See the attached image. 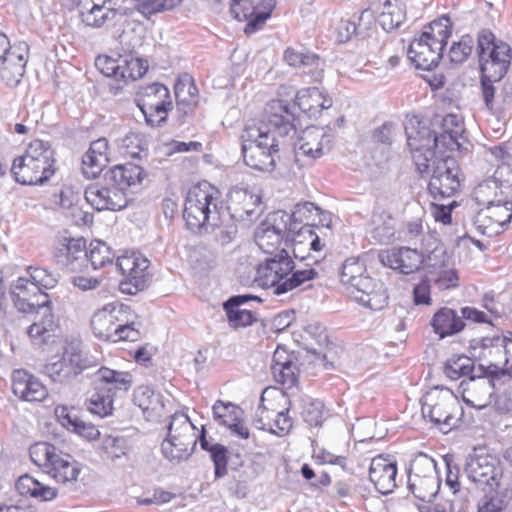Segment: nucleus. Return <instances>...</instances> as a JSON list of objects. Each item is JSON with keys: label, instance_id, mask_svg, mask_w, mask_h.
Wrapping results in <instances>:
<instances>
[{"label": "nucleus", "instance_id": "obj_48", "mask_svg": "<svg viewBox=\"0 0 512 512\" xmlns=\"http://www.w3.org/2000/svg\"><path fill=\"white\" fill-rule=\"evenodd\" d=\"M370 234L379 244H389L395 240V220L390 215H379L373 218Z\"/></svg>", "mask_w": 512, "mask_h": 512}, {"label": "nucleus", "instance_id": "obj_17", "mask_svg": "<svg viewBox=\"0 0 512 512\" xmlns=\"http://www.w3.org/2000/svg\"><path fill=\"white\" fill-rule=\"evenodd\" d=\"M459 171L455 158L447 155L435 159L427 187L430 196L437 201L454 196L460 188Z\"/></svg>", "mask_w": 512, "mask_h": 512}, {"label": "nucleus", "instance_id": "obj_15", "mask_svg": "<svg viewBox=\"0 0 512 512\" xmlns=\"http://www.w3.org/2000/svg\"><path fill=\"white\" fill-rule=\"evenodd\" d=\"M460 408L452 392L436 390L424 397L421 411L424 417H428L442 432L447 433L456 425L455 413Z\"/></svg>", "mask_w": 512, "mask_h": 512}, {"label": "nucleus", "instance_id": "obj_10", "mask_svg": "<svg viewBox=\"0 0 512 512\" xmlns=\"http://www.w3.org/2000/svg\"><path fill=\"white\" fill-rule=\"evenodd\" d=\"M476 53L480 74L486 77L504 78L512 61V48L497 39L490 29H481L477 34Z\"/></svg>", "mask_w": 512, "mask_h": 512}, {"label": "nucleus", "instance_id": "obj_62", "mask_svg": "<svg viewBox=\"0 0 512 512\" xmlns=\"http://www.w3.org/2000/svg\"><path fill=\"white\" fill-rule=\"evenodd\" d=\"M264 397L261 396V402L258 405L255 415L253 418L254 426L259 430L269 432L270 426H272L276 412L263 405Z\"/></svg>", "mask_w": 512, "mask_h": 512}, {"label": "nucleus", "instance_id": "obj_32", "mask_svg": "<svg viewBox=\"0 0 512 512\" xmlns=\"http://www.w3.org/2000/svg\"><path fill=\"white\" fill-rule=\"evenodd\" d=\"M96 388L113 398L119 393H126L132 386L133 379L129 372L116 371L101 367L95 373Z\"/></svg>", "mask_w": 512, "mask_h": 512}, {"label": "nucleus", "instance_id": "obj_36", "mask_svg": "<svg viewBox=\"0 0 512 512\" xmlns=\"http://www.w3.org/2000/svg\"><path fill=\"white\" fill-rule=\"evenodd\" d=\"M440 488V481L435 473L427 475L410 474L408 489L415 498L423 502H432Z\"/></svg>", "mask_w": 512, "mask_h": 512}, {"label": "nucleus", "instance_id": "obj_34", "mask_svg": "<svg viewBox=\"0 0 512 512\" xmlns=\"http://www.w3.org/2000/svg\"><path fill=\"white\" fill-rule=\"evenodd\" d=\"M430 325L440 339L460 333L465 328V322L456 310L449 307L440 308L432 317Z\"/></svg>", "mask_w": 512, "mask_h": 512}, {"label": "nucleus", "instance_id": "obj_11", "mask_svg": "<svg viewBox=\"0 0 512 512\" xmlns=\"http://www.w3.org/2000/svg\"><path fill=\"white\" fill-rule=\"evenodd\" d=\"M94 366V360L79 343H66L61 355L52 356L44 365L43 373L54 383L71 384L84 371Z\"/></svg>", "mask_w": 512, "mask_h": 512}, {"label": "nucleus", "instance_id": "obj_46", "mask_svg": "<svg viewBox=\"0 0 512 512\" xmlns=\"http://www.w3.org/2000/svg\"><path fill=\"white\" fill-rule=\"evenodd\" d=\"M147 70V60L133 56L120 57L119 81H136L142 78Z\"/></svg>", "mask_w": 512, "mask_h": 512}, {"label": "nucleus", "instance_id": "obj_37", "mask_svg": "<svg viewBox=\"0 0 512 512\" xmlns=\"http://www.w3.org/2000/svg\"><path fill=\"white\" fill-rule=\"evenodd\" d=\"M160 393H156L150 386L141 385L134 390L133 401L143 412L147 419L160 415L164 403Z\"/></svg>", "mask_w": 512, "mask_h": 512}, {"label": "nucleus", "instance_id": "obj_61", "mask_svg": "<svg viewBox=\"0 0 512 512\" xmlns=\"http://www.w3.org/2000/svg\"><path fill=\"white\" fill-rule=\"evenodd\" d=\"M502 79L503 78L486 77L483 74L480 76L481 95L484 104L489 111L496 109V88L494 83L499 82Z\"/></svg>", "mask_w": 512, "mask_h": 512}, {"label": "nucleus", "instance_id": "obj_23", "mask_svg": "<svg viewBox=\"0 0 512 512\" xmlns=\"http://www.w3.org/2000/svg\"><path fill=\"white\" fill-rule=\"evenodd\" d=\"M294 114L295 126L298 125L297 110H300L309 118H317L323 110L332 106V99L317 87L301 89L295 96L293 104L282 100Z\"/></svg>", "mask_w": 512, "mask_h": 512}, {"label": "nucleus", "instance_id": "obj_22", "mask_svg": "<svg viewBox=\"0 0 512 512\" xmlns=\"http://www.w3.org/2000/svg\"><path fill=\"white\" fill-rule=\"evenodd\" d=\"M262 197L249 189L233 188L228 195L225 217L236 221H252L261 213Z\"/></svg>", "mask_w": 512, "mask_h": 512}, {"label": "nucleus", "instance_id": "obj_27", "mask_svg": "<svg viewBox=\"0 0 512 512\" xmlns=\"http://www.w3.org/2000/svg\"><path fill=\"white\" fill-rule=\"evenodd\" d=\"M12 392L22 401L41 402L48 396L46 386L34 375L24 369L12 373Z\"/></svg>", "mask_w": 512, "mask_h": 512}, {"label": "nucleus", "instance_id": "obj_19", "mask_svg": "<svg viewBox=\"0 0 512 512\" xmlns=\"http://www.w3.org/2000/svg\"><path fill=\"white\" fill-rule=\"evenodd\" d=\"M54 260L63 272H83L88 267L86 240L64 237L55 247Z\"/></svg>", "mask_w": 512, "mask_h": 512}, {"label": "nucleus", "instance_id": "obj_13", "mask_svg": "<svg viewBox=\"0 0 512 512\" xmlns=\"http://www.w3.org/2000/svg\"><path fill=\"white\" fill-rule=\"evenodd\" d=\"M167 430V437L161 444L163 456L176 462L188 459L199 441L195 435L196 426L186 413L177 411L171 415Z\"/></svg>", "mask_w": 512, "mask_h": 512}, {"label": "nucleus", "instance_id": "obj_8", "mask_svg": "<svg viewBox=\"0 0 512 512\" xmlns=\"http://www.w3.org/2000/svg\"><path fill=\"white\" fill-rule=\"evenodd\" d=\"M130 307L125 304L106 305L91 318V329L95 337L103 341L135 342L141 338L140 322L130 320Z\"/></svg>", "mask_w": 512, "mask_h": 512}, {"label": "nucleus", "instance_id": "obj_20", "mask_svg": "<svg viewBox=\"0 0 512 512\" xmlns=\"http://www.w3.org/2000/svg\"><path fill=\"white\" fill-rule=\"evenodd\" d=\"M85 200L97 211H120L128 205V196L107 183L103 176L101 181L90 184L84 192Z\"/></svg>", "mask_w": 512, "mask_h": 512}, {"label": "nucleus", "instance_id": "obj_40", "mask_svg": "<svg viewBox=\"0 0 512 512\" xmlns=\"http://www.w3.org/2000/svg\"><path fill=\"white\" fill-rule=\"evenodd\" d=\"M321 209L312 202L298 203L294 206L291 216L294 222V229H297L299 234H309L312 236V226L315 225V217L321 214Z\"/></svg>", "mask_w": 512, "mask_h": 512}, {"label": "nucleus", "instance_id": "obj_9", "mask_svg": "<svg viewBox=\"0 0 512 512\" xmlns=\"http://www.w3.org/2000/svg\"><path fill=\"white\" fill-rule=\"evenodd\" d=\"M445 374L452 380L468 376L476 386L487 390L489 397H492L496 385L512 378V364L506 360L504 366L490 363L488 366L479 365L475 367L473 360L467 356H458L456 359L447 361L444 368Z\"/></svg>", "mask_w": 512, "mask_h": 512}, {"label": "nucleus", "instance_id": "obj_47", "mask_svg": "<svg viewBox=\"0 0 512 512\" xmlns=\"http://www.w3.org/2000/svg\"><path fill=\"white\" fill-rule=\"evenodd\" d=\"M87 251L88 263H91L94 270L113 263L115 254L104 241L98 239L92 240Z\"/></svg>", "mask_w": 512, "mask_h": 512}, {"label": "nucleus", "instance_id": "obj_59", "mask_svg": "<svg viewBox=\"0 0 512 512\" xmlns=\"http://www.w3.org/2000/svg\"><path fill=\"white\" fill-rule=\"evenodd\" d=\"M108 158L99 157L95 154L85 153L82 157V173L87 179L98 177L106 166Z\"/></svg>", "mask_w": 512, "mask_h": 512}, {"label": "nucleus", "instance_id": "obj_21", "mask_svg": "<svg viewBox=\"0 0 512 512\" xmlns=\"http://www.w3.org/2000/svg\"><path fill=\"white\" fill-rule=\"evenodd\" d=\"M379 259L384 266L406 275L419 271L425 262L428 266H432L431 255L425 259L424 255L417 249L405 246L392 247L382 251L379 254Z\"/></svg>", "mask_w": 512, "mask_h": 512}, {"label": "nucleus", "instance_id": "obj_44", "mask_svg": "<svg viewBox=\"0 0 512 512\" xmlns=\"http://www.w3.org/2000/svg\"><path fill=\"white\" fill-rule=\"evenodd\" d=\"M405 20V11L399 0H385L378 16L383 30L389 32L398 28Z\"/></svg>", "mask_w": 512, "mask_h": 512}, {"label": "nucleus", "instance_id": "obj_3", "mask_svg": "<svg viewBox=\"0 0 512 512\" xmlns=\"http://www.w3.org/2000/svg\"><path fill=\"white\" fill-rule=\"evenodd\" d=\"M225 213L220 191L209 182H200L188 190L183 218L191 231L202 233L221 226Z\"/></svg>", "mask_w": 512, "mask_h": 512}, {"label": "nucleus", "instance_id": "obj_24", "mask_svg": "<svg viewBox=\"0 0 512 512\" xmlns=\"http://www.w3.org/2000/svg\"><path fill=\"white\" fill-rule=\"evenodd\" d=\"M464 131L462 118L456 114H447L441 119L439 129L431 130V140L439 152L458 150L461 147L460 140L464 138Z\"/></svg>", "mask_w": 512, "mask_h": 512}, {"label": "nucleus", "instance_id": "obj_64", "mask_svg": "<svg viewBox=\"0 0 512 512\" xmlns=\"http://www.w3.org/2000/svg\"><path fill=\"white\" fill-rule=\"evenodd\" d=\"M69 283L81 292H87L99 287L101 280L97 277L87 276L83 272H71Z\"/></svg>", "mask_w": 512, "mask_h": 512}, {"label": "nucleus", "instance_id": "obj_6", "mask_svg": "<svg viewBox=\"0 0 512 512\" xmlns=\"http://www.w3.org/2000/svg\"><path fill=\"white\" fill-rule=\"evenodd\" d=\"M451 21L442 16L424 27L419 38L409 45L407 56L416 69L431 71L439 64L444 47L451 36Z\"/></svg>", "mask_w": 512, "mask_h": 512}, {"label": "nucleus", "instance_id": "obj_35", "mask_svg": "<svg viewBox=\"0 0 512 512\" xmlns=\"http://www.w3.org/2000/svg\"><path fill=\"white\" fill-rule=\"evenodd\" d=\"M177 110L183 115L193 112L198 104L199 95L198 88L193 77L188 74H182L176 81L174 86Z\"/></svg>", "mask_w": 512, "mask_h": 512}, {"label": "nucleus", "instance_id": "obj_4", "mask_svg": "<svg viewBox=\"0 0 512 512\" xmlns=\"http://www.w3.org/2000/svg\"><path fill=\"white\" fill-rule=\"evenodd\" d=\"M317 275L314 268L295 270L294 261L282 248L257 266L254 281L264 289L272 288L275 295H282L315 279Z\"/></svg>", "mask_w": 512, "mask_h": 512}, {"label": "nucleus", "instance_id": "obj_41", "mask_svg": "<svg viewBox=\"0 0 512 512\" xmlns=\"http://www.w3.org/2000/svg\"><path fill=\"white\" fill-rule=\"evenodd\" d=\"M293 224L294 222L291 214L283 210H277L270 213L262 223L263 226L282 234V236L285 237V244L287 246L288 243L295 242L297 236H300L298 230L294 229Z\"/></svg>", "mask_w": 512, "mask_h": 512}, {"label": "nucleus", "instance_id": "obj_57", "mask_svg": "<svg viewBox=\"0 0 512 512\" xmlns=\"http://www.w3.org/2000/svg\"><path fill=\"white\" fill-rule=\"evenodd\" d=\"M474 47L472 36L463 35L458 42H454L449 50V59L454 64L464 63L471 55Z\"/></svg>", "mask_w": 512, "mask_h": 512}, {"label": "nucleus", "instance_id": "obj_42", "mask_svg": "<svg viewBox=\"0 0 512 512\" xmlns=\"http://www.w3.org/2000/svg\"><path fill=\"white\" fill-rule=\"evenodd\" d=\"M116 14L111 6L100 7L99 4L90 6L87 1H84L81 5V20L88 27L101 28L108 21L113 20Z\"/></svg>", "mask_w": 512, "mask_h": 512}, {"label": "nucleus", "instance_id": "obj_43", "mask_svg": "<svg viewBox=\"0 0 512 512\" xmlns=\"http://www.w3.org/2000/svg\"><path fill=\"white\" fill-rule=\"evenodd\" d=\"M485 495L478 504V512H501L512 497V490L508 487L486 489Z\"/></svg>", "mask_w": 512, "mask_h": 512}, {"label": "nucleus", "instance_id": "obj_14", "mask_svg": "<svg viewBox=\"0 0 512 512\" xmlns=\"http://www.w3.org/2000/svg\"><path fill=\"white\" fill-rule=\"evenodd\" d=\"M407 137V145L411 151L413 162L417 171L421 174H428L433 170V162L442 156H437L433 141L431 140V129L419 116L408 118L404 125Z\"/></svg>", "mask_w": 512, "mask_h": 512}, {"label": "nucleus", "instance_id": "obj_53", "mask_svg": "<svg viewBox=\"0 0 512 512\" xmlns=\"http://www.w3.org/2000/svg\"><path fill=\"white\" fill-rule=\"evenodd\" d=\"M113 395H107L95 387V392L87 400L86 406L89 412L101 418L112 414Z\"/></svg>", "mask_w": 512, "mask_h": 512}, {"label": "nucleus", "instance_id": "obj_58", "mask_svg": "<svg viewBox=\"0 0 512 512\" xmlns=\"http://www.w3.org/2000/svg\"><path fill=\"white\" fill-rule=\"evenodd\" d=\"M102 448L106 457L112 461L126 455L128 450L127 441L122 436H106L102 442Z\"/></svg>", "mask_w": 512, "mask_h": 512}, {"label": "nucleus", "instance_id": "obj_60", "mask_svg": "<svg viewBox=\"0 0 512 512\" xmlns=\"http://www.w3.org/2000/svg\"><path fill=\"white\" fill-rule=\"evenodd\" d=\"M272 374L276 382L286 386L287 388H292L298 383L299 368L297 367L296 362L293 361L280 368H276Z\"/></svg>", "mask_w": 512, "mask_h": 512}, {"label": "nucleus", "instance_id": "obj_56", "mask_svg": "<svg viewBox=\"0 0 512 512\" xmlns=\"http://www.w3.org/2000/svg\"><path fill=\"white\" fill-rule=\"evenodd\" d=\"M30 281L42 291V289H52L58 283V276L43 267L29 266L27 268Z\"/></svg>", "mask_w": 512, "mask_h": 512}, {"label": "nucleus", "instance_id": "obj_28", "mask_svg": "<svg viewBox=\"0 0 512 512\" xmlns=\"http://www.w3.org/2000/svg\"><path fill=\"white\" fill-rule=\"evenodd\" d=\"M397 463L383 456L372 459L369 467V479L375 489L387 495L396 488Z\"/></svg>", "mask_w": 512, "mask_h": 512}, {"label": "nucleus", "instance_id": "obj_51", "mask_svg": "<svg viewBox=\"0 0 512 512\" xmlns=\"http://www.w3.org/2000/svg\"><path fill=\"white\" fill-rule=\"evenodd\" d=\"M255 241L258 247L267 254H273L278 250L285 237L266 226L261 225L255 234Z\"/></svg>", "mask_w": 512, "mask_h": 512}, {"label": "nucleus", "instance_id": "obj_18", "mask_svg": "<svg viewBox=\"0 0 512 512\" xmlns=\"http://www.w3.org/2000/svg\"><path fill=\"white\" fill-rule=\"evenodd\" d=\"M149 260L139 253L124 255L117 258L116 266L123 279L120 281V290L123 293L135 295L148 286Z\"/></svg>", "mask_w": 512, "mask_h": 512}, {"label": "nucleus", "instance_id": "obj_63", "mask_svg": "<svg viewBox=\"0 0 512 512\" xmlns=\"http://www.w3.org/2000/svg\"><path fill=\"white\" fill-rule=\"evenodd\" d=\"M288 413L289 409L276 412L272 426L269 428L271 434L281 437L289 433L293 420Z\"/></svg>", "mask_w": 512, "mask_h": 512}, {"label": "nucleus", "instance_id": "obj_50", "mask_svg": "<svg viewBox=\"0 0 512 512\" xmlns=\"http://www.w3.org/2000/svg\"><path fill=\"white\" fill-rule=\"evenodd\" d=\"M301 416L310 426H321L324 420V404L318 399L304 397L301 399Z\"/></svg>", "mask_w": 512, "mask_h": 512}, {"label": "nucleus", "instance_id": "obj_39", "mask_svg": "<svg viewBox=\"0 0 512 512\" xmlns=\"http://www.w3.org/2000/svg\"><path fill=\"white\" fill-rule=\"evenodd\" d=\"M15 488L20 495L29 496L39 501H51L57 497V489L42 484L28 474L18 478Z\"/></svg>", "mask_w": 512, "mask_h": 512}, {"label": "nucleus", "instance_id": "obj_2", "mask_svg": "<svg viewBox=\"0 0 512 512\" xmlns=\"http://www.w3.org/2000/svg\"><path fill=\"white\" fill-rule=\"evenodd\" d=\"M10 296L19 312L39 317L27 330L33 344L47 343L56 327L49 295L40 291L28 277H19L10 285Z\"/></svg>", "mask_w": 512, "mask_h": 512}, {"label": "nucleus", "instance_id": "obj_52", "mask_svg": "<svg viewBox=\"0 0 512 512\" xmlns=\"http://www.w3.org/2000/svg\"><path fill=\"white\" fill-rule=\"evenodd\" d=\"M171 96L169 89L161 83H153L148 85L143 94L137 98V106L143 107L148 102L153 103V105L157 104H170Z\"/></svg>", "mask_w": 512, "mask_h": 512}, {"label": "nucleus", "instance_id": "obj_26", "mask_svg": "<svg viewBox=\"0 0 512 512\" xmlns=\"http://www.w3.org/2000/svg\"><path fill=\"white\" fill-rule=\"evenodd\" d=\"M284 61L291 67L301 70L311 82H320L323 78L324 62L320 57L304 48L287 47L283 54Z\"/></svg>", "mask_w": 512, "mask_h": 512}, {"label": "nucleus", "instance_id": "obj_49", "mask_svg": "<svg viewBox=\"0 0 512 512\" xmlns=\"http://www.w3.org/2000/svg\"><path fill=\"white\" fill-rule=\"evenodd\" d=\"M212 412L214 420L224 427H228L243 416V410L239 406L231 402L225 403L221 400H217L214 403Z\"/></svg>", "mask_w": 512, "mask_h": 512}, {"label": "nucleus", "instance_id": "obj_31", "mask_svg": "<svg viewBox=\"0 0 512 512\" xmlns=\"http://www.w3.org/2000/svg\"><path fill=\"white\" fill-rule=\"evenodd\" d=\"M145 176L146 173L144 169L133 163L115 165L104 174L109 185L121 188V192H125L126 194L129 188L139 186Z\"/></svg>", "mask_w": 512, "mask_h": 512}, {"label": "nucleus", "instance_id": "obj_25", "mask_svg": "<svg viewBox=\"0 0 512 512\" xmlns=\"http://www.w3.org/2000/svg\"><path fill=\"white\" fill-rule=\"evenodd\" d=\"M29 46L26 42L13 45L10 53L0 59V79L11 88L17 87L25 74Z\"/></svg>", "mask_w": 512, "mask_h": 512}, {"label": "nucleus", "instance_id": "obj_29", "mask_svg": "<svg viewBox=\"0 0 512 512\" xmlns=\"http://www.w3.org/2000/svg\"><path fill=\"white\" fill-rule=\"evenodd\" d=\"M331 142V136L317 127H308L294 144L296 156H304L310 160L320 158L324 148Z\"/></svg>", "mask_w": 512, "mask_h": 512}, {"label": "nucleus", "instance_id": "obj_1", "mask_svg": "<svg viewBox=\"0 0 512 512\" xmlns=\"http://www.w3.org/2000/svg\"><path fill=\"white\" fill-rule=\"evenodd\" d=\"M266 121L247 123L241 133V153L244 163L258 171L271 172L279 157L278 137L293 139L295 117L281 99L269 102Z\"/></svg>", "mask_w": 512, "mask_h": 512}, {"label": "nucleus", "instance_id": "obj_38", "mask_svg": "<svg viewBox=\"0 0 512 512\" xmlns=\"http://www.w3.org/2000/svg\"><path fill=\"white\" fill-rule=\"evenodd\" d=\"M80 471V464L76 460L60 452L50 469L46 470V474L58 483L67 484L76 482Z\"/></svg>", "mask_w": 512, "mask_h": 512}, {"label": "nucleus", "instance_id": "obj_55", "mask_svg": "<svg viewBox=\"0 0 512 512\" xmlns=\"http://www.w3.org/2000/svg\"><path fill=\"white\" fill-rule=\"evenodd\" d=\"M228 324L233 329L248 327L257 321L256 314L249 309L223 306Z\"/></svg>", "mask_w": 512, "mask_h": 512}, {"label": "nucleus", "instance_id": "obj_54", "mask_svg": "<svg viewBox=\"0 0 512 512\" xmlns=\"http://www.w3.org/2000/svg\"><path fill=\"white\" fill-rule=\"evenodd\" d=\"M144 115L146 123L151 127H158L164 124L168 117V112L172 109V101L170 104H157L148 102L143 107H139Z\"/></svg>", "mask_w": 512, "mask_h": 512}, {"label": "nucleus", "instance_id": "obj_7", "mask_svg": "<svg viewBox=\"0 0 512 512\" xmlns=\"http://www.w3.org/2000/svg\"><path fill=\"white\" fill-rule=\"evenodd\" d=\"M54 150L49 141L34 139L24 155L13 160L11 173L21 185H43L55 173Z\"/></svg>", "mask_w": 512, "mask_h": 512}, {"label": "nucleus", "instance_id": "obj_45", "mask_svg": "<svg viewBox=\"0 0 512 512\" xmlns=\"http://www.w3.org/2000/svg\"><path fill=\"white\" fill-rule=\"evenodd\" d=\"M59 454L58 449L48 442H37L29 448L31 461L44 473L50 469Z\"/></svg>", "mask_w": 512, "mask_h": 512}, {"label": "nucleus", "instance_id": "obj_5", "mask_svg": "<svg viewBox=\"0 0 512 512\" xmlns=\"http://www.w3.org/2000/svg\"><path fill=\"white\" fill-rule=\"evenodd\" d=\"M339 277L350 297L363 307L382 310L388 303L383 284L366 275V266L359 257L347 258L339 268Z\"/></svg>", "mask_w": 512, "mask_h": 512}, {"label": "nucleus", "instance_id": "obj_16", "mask_svg": "<svg viewBox=\"0 0 512 512\" xmlns=\"http://www.w3.org/2000/svg\"><path fill=\"white\" fill-rule=\"evenodd\" d=\"M464 474L477 488L486 491L500 488L503 469L499 460L492 455L474 452L466 457Z\"/></svg>", "mask_w": 512, "mask_h": 512}, {"label": "nucleus", "instance_id": "obj_30", "mask_svg": "<svg viewBox=\"0 0 512 512\" xmlns=\"http://www.w3.org/2000/svg\"><path fill=\"white\" fill-rule=\"evenodd\" d=\"M199 445L202 450L210 454V458L214 464V476L216 479L223 478L228 472V463H231V468L236 469L241 465V457L237 453L234 461L228 451V448L220 443L211 444L206 437V429L202 426L201 434L199 436Z\"/></svg>", "mask_w": 512, "mask_h": 512}, {"label": "nucleus", "instance_id": "obj_12", "mask_svg": "<svg viewBox=\"0 0 512 512\" xmlns=\"http://www.w3.org/2000/svg\"><path fill=\"white\" fill-rule=\"evenodd\" d=\"M473 194L479 204L504 205L500 210L505 212L506 218H497L496 220L502 226L510 224L512 220V202L509 200V197H512V167L510 165H499L493 176L482 181L474 189Z\"/></svg>", "mask_w": 512, "mask_h": 512}, {"label": "nucleus", "instance_id": "obj_33", "mask_svg": "<svg viewBox=\"0 0 512 512\" xmlns=\"http://www.w3.org/2000/svg\"><path fill=\"white\" fill-rule=\"evenodd\" d=\"M230 12L238 21L248 19L244 28L246 35L256 33L270 18L253 6V0H231Z\"/></svg>", "mask_w": 512, "mask_h": 512}]
</instances>
